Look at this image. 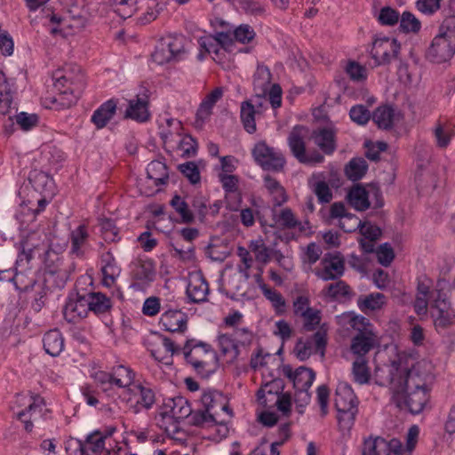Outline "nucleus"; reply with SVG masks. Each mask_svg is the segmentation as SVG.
I'll return each mask as SVG.
<instances>
[{"instance_id": "nucleus-1", "label": "nucleus", "mask_w": 455, "mask_h": 455, "mask_svg": "<svg viewBox=\"0 0 455 455\" xmlns=\"http://www.w3.org/2000/svg\"><path fill=\"white\" fill-rule=\"evenodd\" d=\"M395 355L388 363L376 365L374 378L379 386L389 387L399 407H406L412 414L421 412L427 402V383L432 377V364L427 360H417L411 354L396 352L393 345H385L375 360L383 354Z\"/></svg>"}, {"instance_id": "nucleus-2", "label": "nucleus", "mask_w": 455, "mask_h": 455, "mask_svg": "<svg viewBox=\"0 0 455 455\" xmlns=\"http://www.w3.org/2000/svg\"><path fill=\"white\" fill-rule=\"evenodd\" d=\"M54 87L60 92L52 98L53 103L68 108L76 103L84 85V77L78 67H68L53 73Z\"/></svg>"}, {"instance_id": "nucleus-3", "label": "nucleus", "mask_w": 455, "mask_h": 455, "mask_svg": "<svg viewBox=\"0 0 455 455\" xmlns=\"http://www.w3.org/2000/svg\"><path fill=\"white\" fill-rule=\"evenodd\" d=\"M455 54V16L443 20L438 28V33L433 38L427 50V58L435 63H443L450 60Z\"/></svg>"}, {"instance_id": "nucleus-4", "label": "nucleus", "mask_w": 455, "mask_h": 455, "mask_svg": "<svg viewBox=\"0 0 455 455\" xmlns=\"http://www.w3.org/2000/svg\"><path fill=\"white\" fill-rule=\"evenodd\" d=\"M183 349L187 362L203 378H208L215 371L217 355L209 345L203 342L195 344L194 340H188Z\"/></svg>"}, {"instance_id": "nucleus-5", "label": "nucleus", "mask_w": 455, "mask_h": 455, "mask_svg": "<svg viewBox=\"0 0 455 455\" xmlns=\"http://www.w3.org/2000/svg\"><path fill=\"white\" fill-rule=\"evenodd\" d=\"M331 217L340 218L339 227L345 232H352L359 228L361 236L358 238L361 248L366 253L370 252V224L357 218L346 214V208L341 203H334L331 207Z\"/></svg>"}, {"instance_id": "nucleus-6", "label": "nucleus", "mask_w": 455, "mask_h": 455, "mask_svg": "<svg viewBox=\"0 0 455 455\" xmlns=\"http://www.w3.org/2000/svg\"><path fill=\"white\" fill-rule=\"evenodd\" d=\"M183 53L184 46L181 39L167 36L158 42L151 57L156 64L164 65L172 61H178Z\"/></svg>"}, {"instance_id": "nucleus-7", "label": "nucleus", "mask_w": 455, "mask_h": 455, "mask_svg": "<svg viewBox=\"0 0 455 455\" xmlns=\"http://www.w3.org/2000/svg\"><path fill=\"white\" fill-rule=\"evenodd\" d=\"M399 51L400 44L395 38H379L371 44V57L377 65L390 63L396 59Z\"/></svg>"}, {"instance_id": "nucleus-8", "label": "nucleus", "mask_w": 455, "mask_h": 455, "mask_svg": "<svg viewBox=\"0 0 455 455\" xmlns=\"http://www.w3.org/2000/svg\"><path fill=\"white\" fill-rule=\"evenodd\" d=\"M345 261L339 253L325 254L320 263V267L315 269L317 277L323 281L336 280L343 275Z\"/></svg>"}, {"instance_id": "nucleus-9", "label": "nucleus", "mask_w": 455, "mask_h": 455, "mask_svg": "<svg viewBox=\"0 0 455 455\" xmlns=\"http://www.w3.org/2000/svg\"><path fill=\"white\" fill-rule=\"evenodd\" d=\"M253 156L257 163L265 170L280 171L284 164L283 156L269 148L265 142H259L253 148Z\"/></svg>"}, {"instance_id": "nucleus-10", "label": "nucleus", "mask_w": 455, "mask_h": 455, "mask_svg": "<svg viewBox=\"0 0 455 455\" xmlns=\"http://www.w3.org/2000/svg\"><path fill=\"white\" fill-rule=\"evenodd\" d=\"M33 402L29 403L26 411H20L18 418L24 423L26 431L30 432L35 425H42L48 413V410L44 408V400L39 397H31Z\"/></svg>"}, {"instance_id": "nucleus-11", "label": "nucleus", "mask_w": 455, "mask_h": 455, "mask_svg": "<svg viewBox=\"0 0 455 455\" xmlns=\"http://www.w3.org/2000/svg\"><path fill=\"white\" fill-rule=\"evenodd\" d=\"M319 353L322 357L324 356V349L326 346V334L323 331H316L312 338L306 339H299L294 347V352L300 361H305L310 357L314 351Z\"/></svg>"}, {"instance_id": "nucleus-12", "label": "nucleus", "mask_w": 455, "mask_h": 455, "mask_svg": "<svg viewBox=\"0 0 455 455\" xmlns=\"http://www.w3.org/2000/svg\"><path fill=\"white\" fill-rule=\"evenodd\" d=\"M432 317L438 331H443L453 323L454 314L445 299L441 298V292L432 304Z\"/></svg>"}, {"instance_id": "nucleus-13", "label": "nucleus", "mask_w": 455, "mask_h": 455, "mask_svg": "<svg viewBox=\"0 0 455 455\" xmlns=\"http://www.w3.org/2000/svg\"><path fill=\"white\" fill-rule=\"evenodd\" d=\"M315 373L312 369L307 367H299L294 371L293 386L296 389V399L305 403L309 401L308 388L312 386Z\"/></svg>"}, {"instance_id": "nucleus-14", "label": "nucleus", "mask_w": 455, "mask_h": 455, "mask_svg": "<svg viewBox=\"0 0 455 455\" xmlns=\"http://www.w3.org/2000/svg\"><path fill=\"white\" fill-rule=\"evenodd\" d=\"M86 295H76V298L69 299L63 309L64 318L68 323H76L87 316L89 307Z\"/></svg>"}, {"instance_id": "nucleus-15", "label": "nucleus", "mask_w": 455, "mask_h": 455, "mask_svg": "<svg viewBox=\"0 0 455 455\" xmlns=\"http://www.w3.org/2000/svg\"><path fill=\"white\" fill-rule=\"evenodd\" d=\"M55 276L57 277V280H54L56 285L58 287H62L68 278V271L61 267L60 259L55 253L47 252L45 259L44 279L46 282H50Z\"/></svg>"}, {"instance_id": "nucleus-16", "label": "nucleus", "mask_w": 455, "mask_h": 455, "mask_svg": "<svg viewBox=\"0 0 455 455\" xmlns=\"http://www.w3.org/2000/svg\"><path fill=\"white\" fill-rule=\"evenodd\" d=\"M148 100L146 94L137 95L128 101L124 117L137 122H146L149 118Z\"/></svg>"}, {"instance_id": "nucleus-17", "label": "nucleus", "mask_w": 455, "mask_h": 455, "mask_svg": "<svg viewBox=\"0 0 455 455\" xmlns=\"http://www.w3.org/2000/svg\"><path fill=\"white\" fill-rule=\"evenodd\" d=\"M222 95L223 89L221 87L215 88L213 91H212L209 94L206 95V97L202 101L196 111V117L195 121L196 127H203L205 121L212 115L213 106L222 97Z\"/></svg>"}, {"instance_id": "nucleus-18", "label": "nucleus", "mask_w": 455, "mask_h": 455, "mask_svg": "<svg viewBox=\"0 0 455 455\" xmlns=\"http://www.w3.org/2000/svg\"><path fill=\"white\" fill-rule=\"evenodd\" d=\"M208 292V283L200 273L189 275L187 294L193 302L205 301Z\"/></svg>"}, {"instance_id": "nucleus-19", "label": "nucleus", "mask_w": 455, "mask_h": 455, "mask_svg": "<svg viewBox=\"0 0 455 455\" xmlns=\"http://www.w3.org/2000/svg\"><path fill=\"white\" fill-rule=\"evenodd\" d=\"M204 409L218 419L219 412L228 411V406L226 398L217 390H206L201 396Z\"/></svg>"}, {"instance_id": "nucleus-20", "label": "nucleus", "mask_w": 455, "mask_h": 455, "mask_svg": "<svg viewBox=\"0 0 455 455\" xmlns=\"http://www.w3.org/2000/svg\"><path fill=\"white\" fill-rule=\"evenodd\" d=\"M188 316L180 310H167L160 318V324L170 332H184L187 329Z\"/></svg>"}, {"instance_id": "nucleus-21", "label": "nucleus", "mask_w": 455, "mask_h": 455, "mask_svg": "<svg viewBox=\"0 0 455 455\" xmlns=\"http://www.w3.org/2000/svg\"><path fill=\"white\" fill-rule=\"evenodd\" d=\"M28 180L39 195L46 194L48 197H53L55 195L54 180L48 173L34 170L30 172Z\"/></svg>"}, {"instance_id": "nucleus-22", "label": "nucleus", "mask_w": 455, "mask_h": 455, "mask_svg": "<svg viewBox=\"0 0 455 455\" xmlns=\"http://www.w3.org/2000/svg\"><path fill=\"white\" fill-rule=\"evenodd\" d=\"M334 403L337 411H350L355 408V395L346 382H339L335 392Z\"/></svg>"}, {"instance_id": "nucleus-23", "label": "nucleus", "mask_w": 455, "mask_h": 455, "mask_svg": "<svg viewBox=\"0 0 455 455\" xmlns=\"http://www.w3.org/2000/svg\"><path fill=\"white\" fill-rule=\"evenodd\" d=\"M401 115L391 106H381L371 115V119L379 128L387 130L393 127L395 122L399 121Z\"/></svg>"}, {"instance_id": "nucleus-24", "label": "nucleus", "mask_w": 455, "mask_h": 455, "mask_svg": "<svg viewBox=\"0 0 455 455\" xmlns=\"http://www.w3.org/2000/svg\"><path fill=\"white\" fill-rule=\"evenodd\" d=\"M401 451V441L396 438L387 440L379 436L373 440L371 445L374 455H408Z\"/></svg>"}, {"instance_id": "nucleus-25", "label": "nucleus", "mask_w": 455, "mask_h": 455, "mask_svg": "<svg viewBox=\"0 0 455 455\" xmlns=\"http://www.w3.org/2000/svg\"><path fill=\"white\" fill-rule=\"evenodd\" d=\"M106 435L100 431H94L87 435L84 442L79 443L80 451L83 455H99L105 447Z\"/></svg>"}, {"instance_id": "nucleus-26", "label": "nucleus", "mask_w": 455, "mask_h": 455, "mask_svg": "<svg viewBox=\"0 0 455 455\" xmlns=\"http://www.w3.org/2000/svg\"><path fill=\"white\" fill-rule=\"evenodd\" d=\"M306 129L303 126H295L289 134L288 144L293 156L300 162L306 154L304 137Z\"/></svg>"}, {"instance_id": "nucleus-27", "label": "nucleus", "mask_w": 455, "mask_h": 455, "mask_svg": "<svg viewBox=\"0 0 455 455\" xmlns=\"http://www.w3.org/2000/svg\"><path fill=\"white\" fill-rule=\"evenodd\" d=\"M274 221L276 227L283 229L299 228L303 231L301 222L296 218L290 208H283L279 212H274Z\"/></svg>"}, {"instance_id": "nucleus-28", "label": "nucleus", "mask_w": 455, "mask_h": 455, "mask_svg": "<svg viewBox=\"0 0 455 455\" xmlns=\"http://www.w3.org/2000/svg\"><path fill=\"white\" fill-rule=\"evenodd\" d=\"M116 109V103L112 100H108L94 111L92 122L98 129L105 127L108 122L114 116Z\"/></svg>"}, {"instance_id": "nucleus-29", "label": "nucleus", "mask_w": 455, "mask_h": 455, "mask_svg": "<svg viewBox=\"0 0 455 455\" xmlns=\"http://www.w3.org/2000/svg\"><path fill=\"white\" fill-rule=\"evenodd\" d=\"M271 73L267 67L258 66L253 76V90L255 93L267 95L271 88Z\"/></svg>"}, {"instance_id": "nucleus-30", "label": "nucleus", "mask_w": 455, "mask_h": 455, "mask_svg": "<svg viewBox=\"0 0 455 455\" xmlns=\"http://www.w3.org/2000/svg\"><path fill=\"white\" fill-rule=\"evenodd\" d=\"M258 114L257 109H254V107L252 106V100H244L241 103V122L244 130L250 134L254 133L257 130L255 116Z\"/></svg>"}, {"instance_id": "nucleus-31", "label": "nucleus", "mask_w": 455, "mask_h": 455, "mask_svg": "<svg viewBox=\"0 0 455 455\" xmlns=\"http://www.w3.org/2000/svg\"><path fill=\"white\" fill-rule=\"evenodd\" d=\"M44 347L47 354L57 356L64 347V339L58 330H51L44 334Z\"/></svg>"}, {"instance_id": "nucleus-32", "label": "nucleus", "mask_w": 455, "mask_h": 455, "mask_svg": "<svg viewBox=\"0 0 455 455\" xmlns=\"http://www.w3.org/2000/svg\"><path fill=\"white\" fill-rule=\"evenodd\" d=\"M101 376L109 378V380H112L113 384L118 387H129L134 379L132 371L124 365H118L115 367L111 374L103 373Z\"/></svg>"}, {"instance_id": "nucleus-33", "label": "nucleus", "mask_w": 455, "mask_h": 455, "mask_svg": "<svg viewBox=\"0 0 455 455\" xmlns=\"http://www.w3.org/2000/svg\"><path fill=\"white\" fill-rule=\"evenodd\" d=\"M177 351L174 343L168 338H163L156 347L150 349L152 356L159 361L170 363L173 354Z\"/></svg>"}, {"instance_id": "nucleus-34", "label": "nucleus", "mask_w": 455, "mask_h": 455, "mask_svg": "<svg viewBox=\"0 0 455 455\" xmlns=\"http://www.w3.org/2000/svg\"><path fill=\"white\" fill-rule=\"evenodd\" d=\"M133 279L143 283L153 281L155 277V267L152 261L137 260L133 263L132 271Z\"/></svg>"}, {"instance_id": "nucleus-35", "label": "nucleus", "mask_w": 455, "mask_h": 455, "mask_svg": "<svg viewBox=\"0 0 455 455\" xmlns=\"http://www.w3.org/2000/svg\"><path fill=\"white\" fill-rule=\"evenodd\" d=\"M338 318L339 323L349 324L358 331V334L370 336V331L368 330L369 322L365 317L356 315L353 312H346L338 316Z\"/></svg>"}, {"instance_id": "nucleus-36", "label": "nucleus", "mask_w": 455, "mask_h": 455, "mask_svg": "<svg viewBox=\"0 0 455 455\" xmlns=\"http://www.w3.org/2000/svg\"><path fill=\"white\" fill-rule=\"evenodd\" d=\"M147 175L156 186L165 184L169 179L167 166L161 161H152L148 165Z\"/></svg>"}, {"instance_id": "nucleus-37", "label": "nucleus", "mask_w": 455, "mask_h": 455, "mask_svg": "<svg viewBox=\"0 0 455 455\" xmlns=\"http://www.w3.org/2000/svg\"><path fill=\"white\" fill-rule=\"evenodd\" d=\"M138 395L139 398L136 402V404L131 406L133 413H139L140 409L143 408L145 410H149L153 407L156 403V395L155 392L149 388L140 385H138Z\"/></svg>"}, {"instance_id": "nucleus-38", "label": "nucleus", "mask_w": 455, "mask_h": 455, "mask_svg": "<svg viewBox=\"0 0 455 455\" xmlns=\"http://www.w3.org/2000/svg\"><path fill=\"white\" fill-rule=\"evenodd\" d=\"M312 138L325 154H331L335 150L334 133L330 129H321L314 132Z\"/></svg>"}, {"instance_id": "nucleus-39", "label": "nucleus", "mask_w": 455, "mask_h": 455, "mask_svg": "<svg viewBox=\"0 0 455 455\" xmlns=\"http://www.w3.org/2000/svg\"><path fill=\"white\" fill-rule=\"evenodd\" d=\"M347 199L350 204L358 211L368 209L370 203L368 201V193L366 189L360 185H355L348 193Z\"/></svg>"}, {"instance_id": "nucleus-40", "label": "nucleus", "mask_w": 455, "mask_h": 455, "mask_svg": "<svg viewBox=\"0 0 455 455\" xmlns=\"http://www.w3.org/2000/svg\"><path fill=\"white\" fill-rule=\"evenodd\" d=\"M368 170L367 162L360 157L353 158L345 167V173L348 180L356 181L364 176Z\"/></svg>"}, {"instance_id": "nucleus-41", "label": "nucleus", "mask_w": 455, "mask_h": 455, "mask_svg": "<svg viewBox=\"0 0 455 455\" xmlns=\"http://www.w3.org/2000/svg\"><path fill=\"white\" fill-rule=\"evenodd\" d=\"M71 252L76 256H83L88 238V233L84 225H80L71 232Z\"/></svg>"}, {"instance_id": "nucleus-42", "label": "nucleus", "mask_w": 455, "mask_h": 455, "mask_svg": "<svg viewBox=\"0 0 455 455\" xmlns=\"http://www.w3.org/2000/svg\"><path fill=\"white\" fill-rule=\"evenodd\" d=\"M323 293L333 299H350L352 297V291L344 281L339 280L336 283H330L323 291Z\"/></svg>"}, {"instance_id": "nucleus-43", "label": "nucleus", "mask_w": 455, "mask_h": 455, "mask_svg": "<svg viewBox=\"0 0 455 455\" xmlns=\"http://www.w3.org/2000/svg\"><path fill=\"white\" fill-rule=\"evenodd\" d=\"M371 253L375 254L378 263L385 267H389L395 257L394 248L389 243H383L376 248L371 245Z\"/></svg>"}, {"instance_id": "nucleus-44", "label": "nucleus", "mask_w": 455, "mask_h": 455, "mask_svg": "<svg viewBox=\"0 0 455 455\" xmlns=\"http://www.w3.org/2000/svg\"><path fill=\"white\" fill-rule=\"evenodd\" d=\"M89 311L96 314L107 312L111 307L110 299L102 293H88L86 294Z\"/></svg>"}, {"instance_id": "nucleus-45", "label": "nucleus", "mask_w": 455, "mask_h": 455, "mask_svg": "<svg viewBox=\"0 0 455 455\" xmlns=\"http://www.w3.org/2000/svg\"><path fill=\"white\" fill-rule=\"evenodd\" d=\"M399 28L406 34H417L421 29L420 20L411 12H403L400 14Z\"/></svg>"}, {"instance_id": "nucleus-46", "label": "nucleus", "mask_w": 455, "mask_h": 455, "mask_svg": "<svg viewBox=\"0 0 455 455\" xmlns=\"http://www.w3.org/2000/svg\"><path fill=\"white\" fill-rule=\"evenodd\" d=\"M107 261L106 265L102 267L103 283L108 287H111L116 281V278L120 274V268L117 267L115 259L108 252L107 258L104 259Z\"/></svg>"}, {"instance_id": "nucleus-47", "label": "nucleus", "mask_w": 455, "mask_h": 455, "mask_svg": "<svg viewBox=\"0 0 455 455\" xmlns=\"http://www.w3.org/2000/svg\"><path fill=\"white\" fill-rule=\"evenodd\" d=\"M219 346L223 355L228 357L229 362L235 361L240 353V348L237 347L232 336L222 334L219 337Z\"/></svg>"}, {"instance_id": "nucleus-48", "label": "nucleus", "mask_w": 455, "mask_h": 455, "mask_svg": "<svg viewBox=\"0 0 455 455\" xmlns=\"http://www.w3.org/2000/svg\"><path fill=\"white\" fill-rule=\"evenodd\" d=\"M352 373L355 382L363 385L368 383L370 373L368 362L364 357H357L353 363Z\"/></svg>"}, {"instance_id": "nucleus-49", "label": "nucleus", "mask_w": 455, "mask_h": 455, "mask_svg": "<svg viewBox=\"0 0 455 455\" xmlns=\"http://www.w3.org/2000/svg\"><path fill=\"white\" fill-rule=\"evenodd\" d=\"M259 287L262 291L263 295L272 303V306L275 309L277 314H282L285 310V300L283 295L265 283H260Z\"/></svg>"}, {"instance_id": "nucleus-50", "label": "nucleus", "mask_w": 455, "mask_h": 455, "mask_svg": "<svg viewBox=\"0 0 455 455\" xmlns=\"http://www.w3.org/2000/svg\"><path fill=\"white\" fill-rule=\"evenodd\" d=\"M191 411V407L185 398L180 396L172 399L170 414L174 419L181 420L188 418Z\"/></svg>"}, {"instance_id": "nucleus-51", "label": "nucleus", "mask_w": 455, "mask_h": 455, "mask_svg": "<svg viewBox=\"0 0 455 455\" xmlns=\"http://www.w3.org/2000/svg\"><path fill=\"white\" fill-rule=\"evenodd\" d=\"M188 421L191 425L196 427H211L219 422L217 418L212 416L204 409H200L196 411H191Z\"/></svg>"}, {"instance_id": "nucleus-52", "label": "nucleus", "mask_w": 455, "mask_h": 455, "mask_svg": "<svg viewBox=\"0 0 455 455\" xmlns=\"http://www.w3.org/2000/svg\"><path fill=\"white\" fill-rule=\"evenodd\" d=\"M115 12L123 19L130 18L137 10V0H110Z\"/></svg>"}, {"instance_id": "nucleus-53", "label": "nucleus", "mask_w": 455, "mask_h": 455, "mask_svg": "<svg viewBox=\"0 0 455 455\" xmlns=\"http://www.w3.org/2000/svg\"><path fill=\"white\" fill-rule=\"evenodd\" d=\"M171 205L176 211V212L180 216L182 222L184 223H191L194 220V214L189 210L188 204L185 202V200L180 196H174L171 200Z\"/></svg>"}, {"instance_id": "nucleus-54", "label": "nucleus", "mask_w": 455, "mask_h": 455, "mask_svg": "<svg viewBox=\"0 0 455 455\" xmlns=\"http://www.w3.org/2000/svg\"><path fill=\"white\" fill-rule=\"evenodd\" d=\"M376 19L379 24L392 27L398 23L400 13L395 8L384 6L379 10L378 14H376Z\"/></svg>"}, {"instance_id": "nucleus-55", "label": "nucleus", "mask_w": 455, "mask_h": 455, "mask_svg": "<svg viewBox=\"0 0 455 455\" xmlns=\"http://www.w3.org/2000/svg\"><path fill=\"white\" fill-rule=\"evenodd\" d=\"M387 176V179H384V182H381L379 180L375 182H371V210L380 209L385 204L381 185L392 181L391 174H388Z\"/></svg>"}, {"instance_id": "nucleus-56", "label": "nucleus", "mask_w": 455, "mask_h": 455, "mask_svg": "<svg viewBox=\"0 0 455 455\" xmlns=\"http://www.w3.org/2000/svg\"><path fill=\"white\" fill-rule=\"evenodd\" d=\"M46 240V234L44 230L38 229L31 231L28 234L22 243L23 251H31L33 249L40 247Z\"/></svg>"}, {"instance_id": "nucleus-57", "label": "nucleus", "mask_w": 455, "mask_h": 455, "mask_svg": "<svg viewBox=\"0 0 455 455\" xmlns=\"http://www.w3.org/2000/svg\"><path fill=\"white\" fill-rule=\"evenodd\" d=\"M351 351L357 357H363L370 351V336L357 334L352 340Z\"/></svg>"}, {"instance_id": "nucleus-58", "label": "nucleus", "mask_w": 455, "mask_h": 455, "mask_svg": "<svg viewBox=\"0 0 455 455\" xmlns=\"http://www.w3.org/2000/svg\"><path fill=\"white\" fill-rule=\"evenodd\" d=\"M345 71L354 82H361L367 79L366 68L355 60H349L347 63Z\"/></svg>"}, {"instance_id": "nucleus-59", "label": "nucleus", "mask_w": 455, "mask_h": 455, "mask_svg": "<svg viewBox=\"0 0 455 455\" xmlns=\"http://www.w3.org/2000/svg\"><path fill=\"white\" fill-rule=\"evenodd\" d=\"M237 255L240 257L241 261L243 262V266H239V273L241 279H243V281H248L250 275H249V269L251 267L252 259L250 256V252L247 249L239 246L237 248Z\"/></svg>"}, {"instance_id": "nucleus-60", "label": "nucleus", "mask_w": 455, "mask_h": 455, "mask_svg": "<svg viewBox=\"0 0 455 455\" xmlns=\"http://www.w3.org/2000/svg\"><path fill=\"white\" fill-rule=\"evenodd\" d=\"M353 122L359 125H365L370 120V111L364 105L354 106L349 112Z\"/></svg>"}, {"instance_id": "nucleus-61", "label": "nucleus", "mask_w": 455, "mask_h": 455, "mask_svg": "<svg viewBox=\"0 0 455 455\" xmlns=\"http://www.w3.org/2000/svg\"><path fill=\"white\" fill-rule=\"evenodd\" d=\"M256 36L254 29L248 24H242L234 30L235 40L242 44H249Z\"/></svg>"}, {"instance_id": "nucleus-62", "label": "nucleus", "mask_w": 455, "mask_h": 455, "mask_svg": "<svg viewBox=\"0 0 455 455\" xmlns=\"http://www.w3.org/2000/svg\"><path fill=\"white\" fill-rule=\"evenodd\" d=\"M179 170L192 184H196L200 181V172L196 163L187 162L180 164Z\"/></svg>"}, {"instance_id": "nucleus-63", "label": "nucleus", "mask_w": 455, "mask_h": 455, "mask_svg": "<svg viewBox=\"0 0 455 455\" xmlns=\"http://www.w3.org/2000/svg\"><path fill=\"white\" fill-rule=\"evenodd\" d=\"M434 135L435 138L436 145L439 148H446L451 141V130L438 123L434 128Z\"/></svg>"}, {"instance_id": "nucleus-64", "label": "nucleus", "mask_w": 455, "mask_h": 455, "mask_svg": "<svg viewBox=\"0 0 455 455\" xmlns=\"http://www.w3.org/2000/svg\"><path fill=\"white\" fill-rule=\"evenodd\" d=\"M179 148L182 151V156L193 157L197 151V143L192 136L186 135L180 141Z\"/></svg>"}]
</instances>
